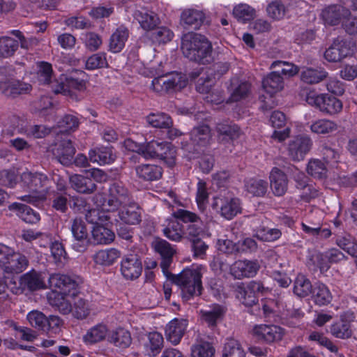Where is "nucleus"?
<instances>
[{
	"label": "nucleus",
	"instance_id": "obj_35",
	"mask_svg": "<svg viewBox=\"0 0 357 357\" xmlns=\"http://www.w3.org/2000/svg\"><path fill=\"white\" fill-rule=\"evenodd\" d=\"M261 85L266 93L275 94L283 89V78L279 73L273 71L263 78Z\"/></svg>",
	"mask_w": 357,
	"mask_h": 357
},
{
	"label": "nucleus",
	"instance_id": "obj_12",
	"mask_svg": "<svg viewBox=\"0 0 357 357\" xmlns=\"http://www.w3.org/2000/svg\"><path fill=\"white\" fill-rule=\"evenodd\" d=\"M312 140L306 135H298L291 139L288 143L287 151L294 161L304 159L312 146Z\"/></svg>",
	"mask_w": 357,
	"mask_h": 357
},
{
	"label": "nucleus",
	"instance_id": "obj_57",
	"mask_svg": "<svg viewBox=\"0 0 357 357\" xmlns=\"http://www.w3.org/2000/svg\"><path fill=\"white\" fill-rule=\"evenodd\" d=\"M248 192L256 197H263L268 188V183L262 179H250L245 184Z\"/></svg>",
	"mask_w": 357,
	"mask_h": 357
},
{
	"label": "nucleus",
	"instance_id": "obj_44",
	"mask_svg": "<svg viewBox=\"0 0 357 357\" xmlns=\"http://www.w3.org/2000/svg\"><path fill=\"white\" fill-rule=\"evenodd\" d=\"M68 295H64L58 293V291H52L48 295V301L54 307H56L59 311L63 314H68L72 311V304L70 301L67 299Z\"/></svg>",
	"mask_w": 357,
	"mask_h": 357
},
{
	"label": "nucleus",
	"instance_id": "obj_26",
	"mask_svg": "<svg viewBox=\"0 0 357 357\" xmlns=\"http://www.w3.org/2000/svg\"><path fill=\"white\" fill-rule=\"evenodd\" d=\"M172 215L178 222L193 224L189 225L188 227V234L190 236L196 237L199 235L200 227H197L195 224L200 222L201 218L197 213L188 210L178 208L173 212Z\"/></svg>",
	"mask_w": 357,
	"mask_h": 357
},
{
	"label": "nucleus",
	"instance_id": "obj_40",
	"mask_svg": "<svg viewBox=\"0 0 357 357\" xmlns=\"http://www.w3.org/2000/svg\"><path fill=\"white\" fill-rule=\"evenodd\" d=\"M216 131L219 138L227 142L238 139L241 134V129L238 125L227 121L218 123Z\"/></svg>",
	"mask_w": 357,
	"mask_h": 357
},
{
	"label": "nucleus",
	"instance_id": "obj_58",
	"mask_svg": "<svg viewBox=\"0 0 357 357\" xmlns=\"http://www.w3.org/2000/svg\"><path fill=\"white\" fill-rule=\"evenodd\" d=\"M208 192L207 191L206 183L199 179L197 184V193L195 201L199 210L204 212L206 208L208 201Z\"/></svg>",
	"mask_w": 357,
	"mask_h": 357
},
{
	"label": "nucleus",
	"instance_id": "obj_34",
	"mask_svg": "<svg viewBox=\"0 0 357 357\" xmlns=\"http://www.w3.org/2000/svg\"><path fill=\"white\" fill-rule=\"evenodd\" d=\"M72 188L82 194H91L96 190V184L91 178L75 174L70 177Z\"/></svg>",
	"mask_w": 357,
	"mask_h": 357
},
{
	"label": "nucleus",
	"instance_id": "obj_46",
	"mask_svg": "<svg viewBox=\"0 0 357 357\" xmlns=\"http://www.w3.org/2000/svg\"><path fill=\"white\" fill-rule=\"evenodd\" d=\"M107 332V325L102 323L98 324L87 331L83 339L84 342L87 344H96L105 340Z\"/></svg>",
	"mask_w": 357,
	"mask_h": 357
},
{
	"label": "nucleus",
	"instance_id": "obj_48",
	"mask_svg": "<svg viewBox=\"0 0 357 357\" xmlns=\"http://www.w3.org/2000/svg\"><path fill=\"white\" fill-rule=\"evenodd\" d=\"M330 331L331 335L336 338H349L352 335L351 322L341 317L331 326Z\"/></svg>",
	"mask_w": 357,
	"mask_h": 357
},
{
	"label": "nucleus",
	"instance_id": "obj_15",
	"mask_svg": "<svg viewBox=\"0 0 357 357\" xmlns=\"http://www.w3.org/2000/svg\"><path fill=\"white\" fill-rule=\"evenodd\" d=\"M252 331L256 339L268 344L280 340L284 334L283 328L276 325H256Z\"/></svg>",
	"mask_w": 357,
	"mask_h": 357
},
{
	"label": "nucleus",
	"instance_id": "obj_20",
	"mask_svg": "<svg viewBox=\"0 0 357 357\" xmlns=\"http://www.w3.org/2000/svg\"><path fill=\"white\" fill-rule=\"evenodd\" d=\"M130 36V31L125 24L119 25L109 38L108 51L116 54L121 52L126 46Z\"/></svg>",
	"mask_w": 357,
	"mask_h": 357
},
{
	"label": "nucleus",
	"instance_id": "obj_36",
	"mask_svg": "<svg viewBox=\"0 0 357 357\" xmlns=\"http://www.w3.org/2000/svg\"><path fill=\"white\" fill-rule=\"evenodd\" d=\"M311 297L314 304L319 306L327 305L333 299L330 289L322 282L314 283L311 293Z\"/></svg>",
	"mask_w": 357,
	"mask_h": 357
},
{
	"label": "nucleus",
	"instance_id": "obj_54",
	"mask_svg": "<svg viewBox=\"0 0 357 357\" xmlns=\"http://www.w3.org/2000/svg\"><path fill=\"white\" fill-rule=\"evenodd\" d=\"M282 236V231L278 228H269L260 226L256 231L255 236L257 239L264 242H274Z\"/></svg>",
	"mask_w": 357,
	"mask_h": 357
},
{
	"label": "nucleus",
	"instance_id": "obj_11",
	"mask_svg": "<svg viewBox=\"0 0 357 357\" xmlns=\"http://www.w3.org/2000/svg\"><path fill=\"white\" fill-rule=\"evenodd\" d=\"M212 208L228 220L241 213V200L237 197H216L212 204Z\"/></svg>",
	"mask_w": 357,
	"mask_h": 357
},
{
	"label": "nucleus",
	"instance_id": "obj_19",
	"mask_svg": "<svg viewBox=\"0 0 357 357\" xmlns=\"http://www.w3.org/2000/svg\"><path fill=\"white\" fill-rule=\"evenodd\" d=\"M257 261L238 260L230 266V273L236 279L252 278L259 271Z\"/></svg>",
	"mask_w": 357,
	"mask_h": 357
},
{
	"label": "nucleus",
	"instance_id": "obj_55",
	"mask_svg": "<svg viewBox=\"0 0 357 357\" xmlns=\"http://www.w3.org/2000/svg\"><path fill=\"white\" fill-rule=\"evenodd\" d=\"M225 312V307L219 304H215L210 310L203 312L202 316L209 326H213L216 325L218 320L222 319Z\"/></svg>",
	"mask_w": 357,
	"mask_h": 357
},
{
	"label": "nucleus",
	"instance_id": "obj_17",
	"mask_svg": "<svg viewBox=\"0 0 357 357\" xmlns=\"http://www.w3.org/2000/svg\"><path fill=\"white\" fill-rule=\"evenodd\" d=\"M351 53L349 43L340 38H335L324 52V58L329 62H338Z\"/></svg>",
	"mask_w": 357,
	"mask_h": 357
},
{
	"label": "nucleus",
	"instance_id": "obj_50",
	"mask_svg": "<svg viewBox=\"0 0 357 357\" xmlns=\"http://www.w3.org/2000/svg\"><path fill=\"white\" fill-rule=\"evenodd\" d=\"M184 231V227L180 222L172 220L163 229V234L171 241H180L185 234Z\"/></svg>",
	"mask_w": 357,
	"mask_h": 357
},
{
	"label": "nucleus",
	"instance_id": "obj_28",
	"mask_svg": "<svg viewBox=\"0 0 357 357\" xmlns=\"http://www.w3.org/2000/svg\"><path fill=\"white\" fill-rule=\"evenodd\" d=\"M135 172L140 180L151 183L162 178L163 169L154 164H141L136 167Z\"/></svg>",
	"mask_w": 357,
	"mask_h": 357
},
{
	"label": "nucleus",
	"instance_id": "obj_22",
	"mask_svg": "<svg viewBox=\"0 0 357 357\" xmlns=\"http://www.w3.org/2000/svg\"><path fill=\"white\" fill-rule=\"evenodd\" d=\"M188 321L185 319L174 318L165 327V335L167 341L176 345L180 343L187 329Z\"/></svg>",
	"mask_w": 357,
	"mask_h": 357
},
{
	"label": "nucleus",
	"instance_id": "obj_52",
	"mask_svg": "<svg viewBox=\"0 0 357 357\" xmlns=\"http://www.w3.org/2000/svg\"><path fill=\"white\" fill-rule=\"evenodd\" d=\"M232 14L238 22L246 23L254 19L255 10L248 4L240 3L234 8Z\"/></svg>",
	"mask_w": 357,
	"mask_h": 357
},
{
	"label": "nucleus",
	"instance_id": "obj_39",
	"mask_svg": "<svg viewBox=\"0 0 357 357\" xmlns=\"http://www.w3.org/2000/svg\"><path fill=\"white\" fill-rule=\"evenodd\" d=\"M174 36V33L169 29L160 26L146 32L143 37L153 44H165L172 40Z\"/></svg>",
	"mask_w": 357,
	"mask_h": 357
},
{
	"label": "nucleus",
	"instance_id": "obj_53",
	"mask_svg": "<svg viewBox=\"0 0 357 357\" xmlns=\"http://www.w3.org/2000/svg\"><path fill=\"white\" fill-rule=\"evenodd\" d=\"M19 41L9 36L0 38V57L8 58L18 50Z\"/></svg>",
	"mask_w": 357,
	"mask_h": 357
},
{
	"label": "nucleus",
	"instance_id": "obj_6",
	"mask_svg": "<svg viewBox=\"0 0 357 357\" xmlns=\"http://www.w3.org/2000/svg\"><path fill=\"white\" fill-rule=\"evenodd\" d=\"M305 101L321 112L330 115L336 114L342 109V101L328 93L319 94L314 91H310L306 95Z\"/></svg>",
	"mask_w": 357,
	"mask_h": 357
},
{
	"label": "nucleus",
	"instance_id": "obj_64",
	"mask_svg": "<svg viewBox=\"0 0 357 357\" xmlns=\"http://www.w3.org/2000/svg\"><path fill=\"white\" fill-rule=\"evenodd\" d=\"M261 309L265 319H271L277 317L279 313V306L277 300L266 298L261 300Z\"/></svg>",
	"mask_w": 357,
	"mask_h": 357
},
{
	"label": "nucleus",
	"instance_id": "obj_41",
	"mask_svg": "<svg viewBox=\"0 0 357 357\" xmlns=\"http://www.w3.org/2000/svg\"><path fill=\"white\" fill-rule=\"evenodd\" d=\"M108 341L116 347L126 349L131 344V334L127 329L119 327L109 333Z\"/></svg>",
	"mask_w": 357,
	"mask_h": 357
},
{
	"label": "nucleus",
	"instance_id": "obj_63",
	"mask_svg": "<svg viewBox=\"0 0 357 357\" xmlns=\"http://www.w3.org/2000/svg\"><path fill=\"white\" fill-rule=\"evenodd\" d=\"M236 297L245 306L251 307L258 302V296L255 293L245 289L243 284L236 288Z\"/></svg>",
	"mask_w": 357,
	"mask_h": 357
},
{
	"label": "nucleus",
	"instance_id": "obj_42",
	"mask_svg": "<svg viewBox=\"0 0 357 357\" xmlns=\"http://www.w3.org/2000/svg\"><path fill=\"white\" fill-rule=\"evenodd\" d=\"M121 256V252L116 248L100 250L96 252L93 261L96 264L109 266L112 265Z\"/></svg>",
	"mask_w": 357,
	"mask_h": 357
},
{
	"label": "nucleus",
	"instance_id": "obj_2",
	"mask_svg": "<svg viewBox=\"0 0 357 357\" xmlns=\"http://www.w3.org/2000/svg\"><path fill=\"white\" fill-rule=\"evenodd\" d=\"M89 82L88 75L83 70H76L71 75H61L52 86L53 91L79 100L76 92H84Z\"/></svg>",
	"mask_w": 357,
	"mask_h": 357
},
{
	"label": "nucleus",
	"instance_id": "obj_29",
	"mask_svg": "<svg viewBox=\"0 0 357 357\" xmlns=\"http://www.w3.org/2000/svg\"><path fill=\"white\" fill-rule=\"evenodd\" d=\"M271 188L275 196H282L287 190V175L279 168L273 167L270 173Z\"/></svg>",
	"mask_w": 357,
	"mask_h": 357
},
{
	"label": "nucleus",
	"instance_id": "obj_3",
	"mask_svg": "<svg viewBox=\"0 0 357 357\" xmlns=\"http://www.w3.org/2000/svg\"><path fill=\"white\" fill-rule=\"evenodd\" d=\"M202 275L195 268H184L179 274L174 277V282L181 289V296L184 301L192 298L194 296L202 294Z\"/></svg>",
	"mask_w": 357,
	"mask_h": 357
},
{
	"label": "nucleus",
	"instance_id": "obj_45",
	"mask_svg": "<svg viewBox=\"0 0 357 357\" xmlns=\"http://www.w3.org/2000/svg\"><path fill=\"white\" fill-rule=\"evenodd\" d=\"M91 234L93 243L97 244H109L115 238V234L112 230L99 224L93 227Z\"/></svg>",
	"mask_w": 357,
	"mask_h": 357
},
{
	"label": "nucleus",
	"instance_id": "obj_4",
	"mask_svg": "<svg viewBox=\"0 0 357 357\" xmlns=\"http://www.w3.org/2000/svg\"><path fill=\"white\" fill-rule=\"evenodd\" d=\"M176 151L172 143L151 140L147 142L142 151V156L146 159H158L169 167L176 164Z\"/></svg>",
	"mask_w": 357,
	"mask_h": 357
},
{
	"label": "nucleus",
	"instance_id": "obj_33",
	"mask_svg": "<svg viewBox=\"0 0 357 357\" xmlns=\"http://www.w3.org/2000/svg\"><path fill=\"white\" fill-rule=\"evenodd\" d=\"M89 160L100 165L112 163L115 160L112 147L100 146L91 149L89 152Z\"/></svg>",
	"mask_w": 357,
	"mask_h": 357
},
{
	"label": "nucleus",
	"instance_id": "obj_30",
	"mask_svg": "<svg viewBox=\"0 0 357 357\" xmlns=\"http://www.w3.org/2000/svg\"><path fill=\"white\" fill-rule=\"evenodd\" d=\"M20 285L23 290L26 289L30 291L45 288L41 275L34 269H31L20 277Z\"/></svg>",
	"mask_w": 357,
	"mask_h": 357
},
{
	"label": "nucleus",
	"instance_id": "obj_18",
	"mask_svg": "<svg viewBox=\"0 0 357 357\" xmlns=\"http://www.w3.org/2000/svg\"><path fill=\"white\" fill-rule=\"evenodd\" d=\"M76 149L70 139H63L55 145L52 153L57 160L65 166L73 164Z\"/></svg>",
	"mask_w": 357,
	"mask_h": 357
},
{
	"label": "nucleus",
	"instance_id": "obj_25",
	"mask_svg": "<svg viewBox=\"0 0 357 357\" xmlns=\"http://www.w3.org/2000/svg\"><path fill=\"white\" fill-rule=\"evenodd\" d=\"M31 85L19 80L0 81V92L7 97L15 98L31 91Z\"/></svg>",
	"mask_w": 357,
	"mask_h": 357
},
{
	"label": "nucleus",
	"instance_id": "obj_31",
	"mask_svg": "<svg viewBox=\"0 0 357 357\" xmlns=\"http://www.w3.org/2000/svg\"><path fill=\"white\" fill-rule=\"evenodd\" d=\"M205 19L204 13L195 9H188L181 13V24L185 29H198Z\"/></svg>",
	"mask_w": 357,
	"mask_h": 357
},
{
	"label": "nucleus",
	"instance_id": "obj_13",
	"mask_svg": "<svg viewBox=\"0 0 357 357\" xmlns=\"http://www.w3.org/2000/svg\"><path fill=\"white\" fill-rule=\"evenodd\" d=\"M70 230L74 238L72 244L73 249L78 252H85L90 244L85 222L81 218L73 219Z\"/></svg>",
	"mask_w": 357,
	"mask_h": 357
},
{
	"label": "nucleus",
	"instance_id": "obj_51",
	"mask_svg": "<svg viewBox=\"0 0 357 357\" xmlns=\"http://www.w3.org/2000/svg\"><path fill=\"white\" fill-rule=\"evenodd\" d=\"M313 285L310 280L303 275H298L294 282V293L301 298H305L311 294Z\"/></svg>",
	"mask_w": 357,
	"mask_h": 357
},
{
	"label": "nucleus",
	"instance_id": "obj_16",
	"mask_svg": "<svg viewBox=\"0 0 357 357\" xmlns=\"http://www.w3.org/2000/svg\"><path fill=\"white\" fill-rule=\"evenodd\" d=\"M29 266V260L23 254L14 252L8 260L3 261L1 269L8 275H14L23 272Z\"/></svg>",
	"mask_w": 357,
	"mask_h": 357
},
{
	"label": "nucleus",
	"instance_id": "obj_62",
	"mask_svg": "<svg viewBox=\"0 0 357 357\" xmlns=\"http://www.w3.org/2000/svg\"><path fill=\"white\" fill-rule=\"evenodd\" d=\"M192 357H214L215 349L208 342H198L191 347Z\"/></svg>",
	"mask_w": 357,
	"mask_h": 357
},
{
	"label": "nucleus",
	"instance_id": "obj_9",
	"mask_svg": "<svg viewBox=\"0 0 357 357\" xmlns=\"http://www.w3.org/2000/svg\"><path fill=\"white\" fill-rule=\"evenodd\" d=\"M79 278L66 274L53 273L50 275L48 282L50 287L59 290L58 293L68 295L70 298H75L79 293Z\"/></svg>",
	"mask_w": 357,
	"mask_h": 357
},
{
	"label": "nucleus",
	"instance_id": "obj_43",
	"mask_svg": "<svg viewBox=\"0 0 357 357\" xmlns=\"http://www.w3.org/2000/svg\"><path fill=\"white\" fill-rule=\"evenodd\" d=\"M164 339L162 335L157 331L148 334V342L145 343L144 348L148 356H156L163 347Z\"/></svg>",
	"mask_w": 357,
	"mask_h": 357
},
{
	"label": "nucleus",
	"instance_id": "obj_37",
	"mask_svg": "<svg viewBox=\"0 0 357 357\" xmlns=\"http://www.w3.org/2000/svg\"><path fill=\"white\" fill-rule=\"evenodd\" d=\"M135 18L146 32L156 28L160 22L156 13L146 10H137L135 13Z\"/></svg>",
	"mask_w": 357,
	"mask_h": 357
},
{
	"label": "nucleus",
	"instance_id": "obj_32",
	"mask_svg": "<svg viewBox=\"0 0 357 357\" xmlns=\"http://www.w3.org/2000/svg\"><path fill=\"white\" fill-rule=\"evenodd\" d=\"M10 208L15 210L18 217L26 223L34 225L40 220L39 213L26 204L15 202L10 205Z\"/></svg>",
	"mask_w": 357,
	"mask_h": 357
},
{
	"label": "nucleus",
	"instance_id": "obj_24",
	"mask_svg": "<svg viewBox=\"0 0 357 357\" xmlns=\"http://www.w3.org/2000/svg\"><path fill=\"white\" fill-rule=\"evenodd\" d=\"M190 136V142L194 146V151H199L202 148L209 144L211 139V128L206 124L199 125L193 128Z\"/></svg>",
	"mask_w": 357,
	"mask_h": 357
},
{
	"label": "nucleus",
	"instance_id": "obj_7",
	"mask_svg": "<svg viewBox=\"0 0 357 357\" xmlns=\"http://www.w3.org/2000/svg\"><path fill=\"white\" fill-rule=\"evenodd\" d=\"M21 181L27 190L38 195L40 197H45L50 194L51 179L43 172H24L21 174Z\"/></svg>",
	"mask_w": 357,
	"mask_h": 357
},
{
	"label": "nucleus",
	"instance_id": "obj_61",
	"mask_svg": "<svg viewBox=\"0 0 357 357\" xmlns=\"http://www.w3.org/2000/svg\"><path fill=\"white\" fill-rule=\"evenodd\" d=\"M337 128V124L328 119L317 120L310 126L312 132L317 134H328L336 130Z\"/></svg>",
	"mask_w": 357,
	"mask_h": 357
},
{
	"label": "nucleus",
	"instance_id": "obj_23",
	"mask_svg": "<svg viewBox=\"0 0 357 357\" xmlns=\"http://www.w3.org/2000/svg\"><path fill=\"white\" fill-rule=\"evenodd\" d=\"M124 204L118 211L120 220L128 225L139 224L142 221V212L139 205L130 202Z\"/></svg>",
	"mask_w": 357,
	"mask_h": 357
},
{
	"label": "nucleus",
	"instance_id": "obj_1",
	"mask_svg": "<svg viewBox=\"0 0 357 357\" xmlns=\"http://www.w3.org/2000/svg\"><path fill=\"white\" fill-rule=\"evenodd\" d=\"M181 50L185 57L199 63L207 64L212 61V45L203 35L189 32L182 38Z\"/></svg>",
	"mask_w": 357,
	"mask_h": 357
},
{
	"label": "nucleus",
	"instance_id": "obj_59",
	"mask_svg": "<svg viewBox=\"0 0 357 357\" xmlns=\"http://www.w3.org/2000/svg\"><path fill=\"white\" fill-rule=\"evenodd\" d=\"M222 357H245V352L238 341L230 339L225 344Z\"/></svg>",
	"mask_w": 357,
	"mask_h": 357
},
{
	"label": "nucleus",
	"instance_id": "obj_10",
	"mask_svg": "<svg viewBox=\"0 0 357 357\" xmlns=\"http://www.w3.org/2000/svg\"><path fill=\"white\" fill-rule=\"evenodd\" d=\"M146 120L151 126L165 130L166 137L171 140L181 135L179 130L173 127L172 117L166 113H151L146 117Z\"/></svg>",
	"mask_w": 357,
	"mask_h": 357
},
{
	"label": "nucleus",
	"instance_id": "obj_14",
	"mask_svg": "<svg viewBox=\"0 0 357 357\" xmlns=\"http://www.w3.org/2000/svg\"><path fill=\"white\" fill-rule=\"evenodd\" d=\"M120 266V271L126 280H136L142 272L141 258L136 254H129L123 257Z\"/></svg>",
	"mask_w": 357,
	"mask_h": 357
},
{
	"label": "nucleus",
	"instance_id": "obj_47",
	"mask_svg": "<svg viewBox=\"0 0 357 357\" xmlns=\"http://www.w3.org/2000/svg\"><path fill=\"white\" fill-rule=\"evenodd\" d=\"M307 264L314 271L319 270L321 273L326 272L331 267L326 254L317 252L310 255Z\"/></svg>",
	"mask_w": 357,
	"mask_h": 357
},
{
	"label": "nucleus",
	"instance_id": "obj_49",
	"mask_svg": "<svg viewBox=\"0 0 357 357\" xmlns=\"http://www.w3.org/2000/svg\"><path fill=\"white\" fill-rule=\"evenodd\" d=\"M52 128L43 124L30 125L22 127L19 132L25 135L29 138L42 139L50 134Z\"/></svg>",
	"mask_w": 357,
	"mask_h": 357
},
{
	"label": "nucleus",
	"instance_id": "obj_5",
	"mask_svg": "<svg viewBox=\"0 0 357 357\" xmlns=\"http://www.w3.org/2000/svg\"><path fill=\"white\" fill-rule=\"evenodd\" d=\"M109 198L101 194L96 195L97 206L102 210H114L119 205L126 204L130 201L128 190L121 182L112 183L109 188Z\"/></svg>",
	"mask_w": 357,
	"mask_h": 357
},
{
	"label": "nucleus",
	"instance_id": "obj_38",
	"mask_svg": "<svg viewBox=\"0 0 357 357\" xmlns=\"http://www.w3.org/2000/svg\"><path fill=\"white\" fill-rule=\"evenodd\" d=\"M328 72L322 67H305L301 73V79L309 84L321 82L328 77Z\"/></svg>",
	"mask_w": 357,
	"mask_h": 357
},
{
	"label": "nucleus",
	"instance_id": "obj_21",
	"mask_svg": "<svg viewBox=\"0 0 357 357\" xmlns=\"http://www.w3.org/2000/svg\"><path fill=\"white\" fill-rule=\"evenodd\" d=\"M349 14V9L340 5L333 4L322 10L321 17L325 24L336 26L342 24L344 17Z\"/></svg>",
	"mask_w": 357,
	"mask_h": 357
},
{
	"label": "nucleus",
	"instance_id": "obj_56",
	"mask_svg": "<svg viewBox=\"0 0 357 357\" xmlns=\"http://www.w3.org/2000/svg\"><path fill=\"white\" fill-rule=\"evenodd\" d=\"M308 174L315 178L321 179L326 176L328 169L324 162L319 159H311L307 166Z\"/></svg>",
	"mask_w": 357,
	"mask_h": 357
},
{
	"label": "nucleus",
	"instance_id": "obj_27",
	"mask_svg": "<svg viewBox=\"0 0 357 357\" xmlns=\"http://www.w3.org/2000/svg\"><path fill=\"white\" fill-rule=\"evenodd\" d=\"M252 89V84L246 80L232 79L231 82V93L227 103L237 102L247 99Z\"/></svg>",
	"mask_w": 357,
	"mask_h": 357
},
{
	"label": "nucleus",
	"instance_id": "obj_60",
	"mask_svg": "<svg viewBox=\"0 0 357 357\" xmlns=\"http://www.w3.org/2000/svg\"><path fill=\"white\" fill-rule=\"evenodd\" d=\"M79 125V120L75 115L65 114L58 122V127L61 132H70L76 130Z\"/></svg>",
	"mask_w": 357,
	"mask_h": 357
},
{
	"label": "nucleus",
	"instance_id": "obj_8",
	"mask_svg": "<svg viewBox=\"0 0 357 357\" xmlns=\"http://www.w3.org/2000/svg\"><path fill=\"white\" fill-rule=\"evenodd\" d=\"M187 83V79L181 73L172 72L153 78L152 86L158 93H171L181 90L185 87Z\"/></svg>",
	"mask_w": 357,
	"mask_h": 357
}]
</instances>
